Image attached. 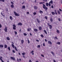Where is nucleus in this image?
Instances as JSON below:
<instances>
[{
	"label": "nucleus",
	"mask_w": 62,
	"mask_h": 62,
	"mask_svg": "<svg viewBox=\"0 0 62 62\" xmlns=\"http://www.w3.org/2000/svg\"><path fill=\"white\" fill-rule=\"evenodd\" d=\"M11 4H13V5L14 4V3H13V2L11 1Z\"/></svg>",
	"instance_id": "nucleus-48"
},
{
	"label": "nucleus",
	"mask_w": 62,
	"mask_h": 62,
	"mask_svg": "<svg viewBox=\"0 0 62 62\" xmlns=\"http://www.w3.org/2000/svg\"><path fill=\"white\" fill-rule=\"evenodd\" d=\"M34 52V51L33 50L32 51H31V54H32V53H33V52Z\"/></svg>",
	"instance_id": "nucleus-39"
},
{
	"label": "nucleus",
	"mask_w": 62,
	"mask_h": 62,
	"mask_svg": "<svg viewBox=\"0 0 62 62\" xmlns=\"http://www.w3.org/2000/svg\"><path fill=\"white\" fill-rule=\"evenodd\" d=\"M24 36H27V34L25 33H24Z\"/></svg>",
	"instance_id": "nucleus-40"
},
{
	"label": "nucleus",
	"mask_w": 62,
	"mask_h": 62,
	"mask_svg": "<svg viewBox=\"0 0 62 62\" xmlns=\"http://www.w3.org/2000/svg\"><path fill=\"white\" fill-rule=\"evenodd\" d=\"M40 47V45H38L37 46V47L39 48Z\"/></svg>",
	"instance_id": "nucleus-37"
},
{
	"label": "nucleus",
	"mask_w": 62,
	"mask_h": 62,
	"mask_svg": "<svg viewBox=\"0 0 62 62\" xmlns=\"http://www.w3.org/2000/svg\"><path fill=\"white\" fill-rule=\"evenodd\" d=\"M0 1H2V2H5L4 0H0Z\"/></svg>",
	"instance_id": "nucleus-36"
},
{
	"label": "nucleus",
	"mask_w": 62,
	"mask_h": 62,
	"mask_svg": "<svg viewBox=\"0 0 62 62\" xmlns=\"http://www.w3.org/2000/svg\"><path fill=\"white\" fill-rule=\"evenodd\" d=\"M45 18L46 19H47V17L46 16H45Z\"/></svg>",
	"instance_id": "nucleus-52"
},
{
	"label": "nucleus",
	"mask_w": 62,
	"mask_h": 62,
	"mask_svg": "<svg viewBox=\"0 0 62 62\" xmlns=\"http://www.w3.org/2000/svg\"><path fill=\"white\" fill-rule=\"evenodd\" d=\"M5 28L4 29V30L6 32H7V31L8 30V27H5Z\"/></svg>",
	"instance_id": "nucleus-4"
},
{
	"label": "nucleus",
	"mask_w": 62,
	"mask_h": 62,
	"mask_svg": "<svg viewBox=\"0 0 62 62\" xmlns=\"http://www.w3.org/2000/svg\"><path fill=\"white\" fill-rule=\"evenodd\" d=\"M41 37H42V38H43V37H44V36H43V35H41Z\"/></svg>",
	"instance_id": "nucleus-44"
},
{
	"label": "nucleus",
	"mask_w": 62,
	"mask_h": 62,
	"mask_svg": "<svg viewBox=\"0 0 62 62\" xmlns=\"http://www.w3.org/2000/svg\"><path fill=\"white\" fill-rule=\"evenodd\" d=\"M39 30H41L42 29V28L41 27H39Z\"/></svg>",
	"instance_id": "nucleus-19"
},
{
	"label": "nucleus",
	"mask_w": 62,
	"mask_h": 62,
	"mask_svg": "<svg viewBox=\"0 0 62 62\" xmlns=\"http://www.w3.org/2000/svg\"><path fill=\"white\" fill-rule=\"evenodd\" d=\"M11 45L13 48H14V47H15V46H14V45L13 44H12Z\"/></svg>",
	"instance_id": "nucleus-11"
},
{
	"label": "nucleus",
	"mask_w": 62,
	"mask_h": 62,
	"mask_svg": "<svg viewBox=\"0 0 62 62\" xmlns=\"http://www.w3.org/2000/svg\"><path fill=\"white\" fill-rule=\"evenodd\" d=\"M41 56L43 57H44V55L42 54H41Z\"/></svg>",
	"instance_id": "nucleus-46"
},
{
	"label": "nucleus",
	"mask_w": 62,
	"mask_h": 62,
	"mask_svg": "<svg viewBox=\"0 0 62 62\" xmlns=\"http://www.w3.org/2000/svg\"><path fill=\"white\" fill-rule=\"evenodd\" d=\"M59 10H60V11H62V10H61V9H59Z\"/></svg>",
	"instance_id": "nucleus-47"
},
{
	"label": "nucleus",
	"mask_w": 62,
	"mask_h": 62,
	"mask_svg": "<svg viewBox=\"0 0 62 62\" xmlns=\"http://www.w3.org/2000/svg\"><path fill=\"white\" fill-rule=\"evenodd\" d=\"M29 62H32V61L31 60H29Z\"/></svg>",
	"instance_id": "nucleus-49"
},
{
	"label": "nucleus",
	"mask_w": 62,
	"mask_h": 62,
	"mask_svg": "<svg viewBox=\"0 0 62 62\" xmlns=\"http://www.w3.org/2000/svg\"><path fill=\"white\" fill-rule=\"evenodd\" d=\"M54 62H55V60H54Z\"/></svg>",
	"instance_id": "nucleus-64"
},
{
	"label": "nucleus",
	"mask_w": 62,
	"mask_h": 62,
	"mask_svg": "<svg viewBox=\"0 0 62 62\" xmlns=\"http://www.w3.org/2000/svg\"><path fill=\"white\" fill-rule=\"evenodd\" d=\"M47 25H50V23H47Z\"/></svg>",
	"instance_id": "nucleus-61"
},
{
	"label": "nucleus",
	"mask_w": 62,
	"mask_h": 62,
	"mask_svg": "<svg viewBox=\"0 0 62 62\" xmlns=\"http://www.w3.org/2000/svg\"><path fill=\"white\" fill-rule=\"evenodd\" d=\"M12 52L13 53H15V50H12Z\"/></svg>",
	"instance_id": "nucleus-43"
},
{
	"label": "nucleus",
	"mask_w": 62,
	"mask_h": 62,
	"mask_svg": "<svg viewBox=\"0 0 62 62\" xmlns=\"http://www.w3.org/2000/svg\"><path fill=\"white\" fill-rule=\"evenodd\" d=\"M46 5L48 7V6H49V4H48V2H46Z\"/></svg>",
	"instance_id": "nucleus-20"
},
{
	"label": "nucleus",
	"mask_w": 62,
	"mask_h": 62,
	"mask_svg": "<svg viewBox=\"0 0 62 62\" xmlns=\"http://www.w3.org/2000/svg\"><path fill=\"white\" fill-rule=\"evenodd\" d=\"M18 25H22V24L21 23H19L18 24Z\"/></svg>",
	"instance_id": "nucleus-7"
},
{
	"label": "nucleus",
	"mask_w": 62,
	"mask_h": 62,
	"mask_svg": "<svg viewBox=\"0 0 62 62\" xmlns=\"http://www.w3.org/2000/svg\"><path fill=\"white\" fill-rule=\"evenodd\" d=\"M13 29H14V30H15V29H16V25H15L14 24L13 25Z\"/></svg>",
	"instance_id": "nucleus-5"
},
{
	"label": "nucleus",
	"mask_w": 62,
	"mask_h": 62,
	"mask_svg": "<svg viewBox=\"0 0 62 62\" xmlns=\"http://www.w3.org/2000/svg\"><path fill=\"white\" fill-rule=\"evenodd\" d=\"M4 47V45H0V48H3Z\"/></svg>",
	"instance_id": "nucleus-8"
},
{
	"label": "nucleus",
	"mask_w": 62,
	"mask_h": 62,
	"mask_svg": "<svg viewBox=\"0 0 62 62\" xmlns=\"http://www.w3.org/2000/svg\"><path fill=\"white\" fill-rule=\"evenodd\" d=\"M2 27V26L1 25V24H0V28H1Z\"/></svg>",
	"instance_id": "nucleus-56"
},
{
	"label": "nucleus",
	"mask_w": 62,
	"mask_h": 62,
	"mask_svg": "<svg viewBox=\"0 0 62 62\" xmlns=\"http://www.w3.org/2000/svg\"><path fill=\"white\" fill-rule=\"evenodd\" d=\"M43 45L44 46H45V43H43Z\"/></svg>",
	"instance_id": "nucleus-45"
},
{
	"label": "nucleus",
	"mask_w": 62,
	"mask_h": 62,
	"mask_svg": "<svg viewBox=\"0 0 62 62\" xmlns=\"http://www.w3.org/2000/svg\"><path fill=\"white\" fill-rule=\"evenodd\" d=\"M34 30L35 32H37L38 31V30L36 29H34Z\"/></svg>",
	"instance_id": "nucleus-13"
},
{
	"label": "nucleus",
	"mask_w": 62,
	"mask_h": 62,
	"mask_svg": "<svg viewBox=\"0 0 62 62\" xmlns=\"http://www.w3.org/2000/svg\"><path fill=\"white\" fill-rule=\"evenodd\" d=\"M58 20L59 21H60V18H58Z\"/></svg>",
	"instance_id": "nucleus-53"
},
{
	"label": "nucleus",
	"mask_w": 62,
	"mask_h": 62,
	"mask_svg": "<svg viewBox=\"0 0 62 62\" xmlns=\"http://www.w3.org/2000/svg\"><path fill=\"white\" fill-rule=\"evenodd\" d=\"M7 39L8 40H9L10 39V38H9L8 37H7Z\"/></svg>",
	"instance_id": "nucleus-9"
},
{
	"label": "nucleus",
	"mask_w": 62,
	"mask_h": 62,
	"mask_svg": "<svg viewBox=\"0 0 62 62\" xmlns=\"http://www.w3.org/2000/svg\"><path fill=\"white\" fill-rule=\"evenodd\" d=\"M0 59L1 61L2 62H4L3 60H2V59L1 58H0Z\"/></svg>",
	"instance_id": "nucleus-34"
},
{
	"label": "nucleus",
	"mask_w": 62,
	"mask_h": 62,
	"mask_svg": "<svg viewBox=\"0 0 62 62\" xmlns=\"http://www.w3.org/2000/svg\"><path fill=\"white\" fill-rule=\"evenodd\" d=\"M1 15H2V16H4V17H5V15H3V14H2V13H1Z\"/></svg>",
	"instance_id": "nucleus-51"
},
{
	"label": "nucleus",
	"mask_w": 62,
	"mask_h": 62,
	"mask_svg": "<svg viewBox=\"0 0 62 62\" xmlns=\"http://www.w3.org/2000/svg\"><path fill=\"white\" fill-rule=\"evenodd\" d=\"M48 42L49 44H52V42L51 41H48Z\"/></svg>",
	"instance_id": "nucleus-12"
},
{
	"label": "nucleus",
	"mask_w": 62,
	"mask_h": 62,
	"mask_svg": "<svg viewBox=\"0 0 62 62\" xmlns=\"http://www.w3.org/2000/svg\"><path fill=\"white\" fill-rule=\"evenodd\" d=\"M55 39H57V37H55Z\"/></svg>",
	"instance_id": "nucleus-63"
},
{
	"label": "nucleus",
	"mask_w": 62,
	"mask_h": 62,
	"mask_svg": "<svg viewBox=\"0 0 62 62\" xmlns=\"http://www.w3.org/2000/svg\"><path fill=\"white\" fill-rule=\"evenodd\" d=\"M21 43L22 44H23V42H24V41H23V40H21Z\"/></svg>",
	"instance_id": "nucleus-17"
},
{
	"label": "nucleus",
	"mask_w": 62,
	"mask_h": 62,
	"mask_svg": "<svg viewBox=\"0 0 62 62\" xmlns=\"http://www.w3.org/2000/svg\"><path fill=\"white\" fill-rule=\"evenodd\" d=\"M56 44H59V45H60V42H59L57 43H56Z\"/></svg>",
	"instance_id": "nucleus-25"
},
{
	"label": "nucleus",
	"mask_w": 62,
	"mask_h": 62,
	"mask_svg": "<svg viewBox=\"0 0 62 62\" xmlns=\"http://www.w3.org/2000/svg\"><path fill=\"white\" fill-rule=\"evenodd\" d=\"M34 8L36 10L37 9V8H38V7L35 6L34 7Z\"/></svg>",
	"instance_id": "nucleus-10"
},
{
	"label": "nucleus",
	"mask_w": 62,
	"mask_h": 62,
	"mask_svg": "<svg viewBox=\"0 0 62 62\" xmlns=\"http://www.w3.org/2000/svg\"><path fill=\"white\" fill-rule=\"evenodd\" d=\"M40 13H43V12L42 11L40 10L39 11Z\"/></svg>",
	"instance_id": "nucleus-42"
},
{
	"label": "nucleus",
	"mask_w": 62,
	"mask_h": 62,
	"mask_svg": "<svg viewBox=\"0 0 62 62\" xmlns=\"http://www.w3.org/2000/svg\"><path fill=\"white\" fill-rule=\"evenodd\" d=\"M27 14H29V13L28 12L27 13Z\"/></svg>",
	"instance_id": "nucleus-59"
},
{
	"label": "nucleus",
	"mask_w": 62,
	"mask_h": 62,
	"mask_svg": "<svg viewBox=\"0 0 62 62\" xmlns=\"http://www.w3.org/2000/svg\"><path fill=\"white\" fill-rule=\"evenodd\" d=\"M44 32H45V33L46 34H47V32L45 30H44Z\"/></svg>",
	"instance_id": "nucleus-24"
},
{
	"label": "nucleus",
	"mask_w": 62,
	"mask_h": 62,
	"mask_svg": "<svg viewBox=\"0 0 62 62\" xmlns=\"http://www.w3.org/2000/svg\"><path fill=\"white\" fill-rule=\"evenodd\" d=\"M54 11H55V13L56 12V10H54Z\"/></svg>",
	"instance_id": "nucleus-60"
},
{
	"label": "nucleus",
	"mask_w": 62,
	"mask_h": 62,
	"mask_svg": "<svg viewBox=\"0 0 62 62\" xmlns=\"http://www.w3.org/2000/svg\"><path fill=\"white\" fill-rule=\"evenodd\" d=\"M61 3H62V0H61Z\"/></svg>",
	"instance_id": "nucleus-62"
},
{
	"label": "nucleus",
	"mask_w": 62,
	"mask_h": 62,
	"mask_svg": "<svg viewBox=\"0 0 62 62\" xmlns=\"http://www.w3.org/2000/svg\"><path fill=\"white\" fill-rule=\"evenodd\" d=\"M14 12L15 16H20V14H17V13L14 11Z\"/></svg>",
	"instance_id": "nucleus-1"
},
{
	"label": "nucleus",
	"mask_w": 62,
	"mask_h": 62,
	"mask_svg": "<svg viewBox=\"0 0 62 62\" xmlns=\"http://www.w3.org/2000/svg\"><path fill=\"white\" fill-rule=\"evenodd\" d=\"M7 47H8V46H7L6 45H4V47L5 48H7Z\"/></svg>",
	"instance_id": "nucleus-15"
},
{
	"label": "nucleus",
	"mask_w": 62,
	"mask_h": 62,
	"mask_svg": "<svg viewBox=\"0 0 62 62\" xmlns=\"http://www.w3.org/2000/svg\"><path fill=\"white\" fill-rule=\"evenodd\" d=\"M43 8H44V9H48V8L47 7H46L45 5L44 4H43Z\"/></svg>",
	"instance_id": "nucleus-2"
},
{
	"label": "nucleus",
	"mask_w": 62,
	"mask_h": 62,
	"mask_svg": "<svg viewBox=\"0 0 62 62\" xmlns=\"http://www.w3.org/2000/svg\"><path fill=\"white\" fill-rule=\"evenodd\" d=\"M49 26L50 29H51V28H52V26L51 25H49Z\"/></svg>",
	"instance_id": "nucleus-21"
},
{
	"label": "nucleus",
	"mask_w": 62,
	"mask_h": 62,
	"mask_svg": "<svg viewBox=\"0 0 62 62\" xmlns=\"http://www.w3.org/2000/svg\"><path fill=\"white\" fill-rule=\"evenodd\" d=\"M22 8H24V9L25 8V6H22Z\"/></svg>",
	"instance_id": "nucleus-31"
},
{
	"label": "nucleus",
	"mask_w": 62,
	"mask_h": 62,
	"mask_svg": "<svg viewBox=\"0 0 62 62\" xmlns=\"http://www.w3.org/2000/svg\"><path fill=\"white\" fill-rule=\"evenodd\" d=\"M37 20L38 22V23H40V21H39V20L38 19H37Z\"/></svg>",
	"instance_id": "nucleus-23"
},
{
	"label": "nucleus",
	"mask_w": 62,
	"mask_h": 62,
	"mask_svg": "<svg viewBox=\"0 0 62 62\" xmlns=\"http://www.w3.org/2000/svg\"><path fill=\"white\" fill-rule=\"evenodd\" d=\"M57 32L58 34H59V31L58 30H57Z\"/></svg>",
	"instance_id": "nucleus-29"
},
{
	"label": "nucleus",
	"mask_w": 62,
	"mask_h": 62,
	"mask_svg": "<svg viewBox=\"0 0 62 62\" xmlns=\"http://www.w3.org/2000/svg\"><path fill=\"white\" fill-rule=\"evenodd\" d=\"M10 18L11 20H13V18H12V16H10Z\"/></svg>",
	"instance_id": "nucleus-16"
},
{
	"label": "nucleus",
	"mask_w": 62,
	"mask_h": 62,
	"mask_svg": "<svg viewBox=\"0 0 62 62\" xmlns=\"http://www.w3.org/2000/svg\"><path fill=\"white\" fill-rule=\"evenodd\" d=\"M51 13L53 15H54V14H55V13L54 12H52Z\"/></svg>",
	"instance_id": "nucleus-26"
},
{
	"label": "nucleus",
	"mask_w": 62,
	"mask_h": 62,
	"mask_svg": "<svg viewBox=\"0 0 62 62\" xmlns=\"http://www.w3.org/2000/svg\"><path fill=\"white\" fill-rule=\"evenodd\" d=\"M33 14L34 15H36L37 13H36V12H34L33 13Z\"/></svg>",
	"instance_id": "nucleus-35"
},
{
	"label": "nucleus",
	"mask_w": 62,
	"mask_h": 62,
	"mask_svg": "<svg viewBox=\"0 0 62 62\" xmlns=\"http://www.w3.org/2000/svg\"><path fill=\"white\" fill-rule=\"evenodd\" d=\"M57 12L58 14H60V11H59V10H58L57 11Z\"/></svg>",
	"instance_id": "nucleus-14"
},
{
	"label": "nucleus",
	"mask_w": 62,
	"mask_h": 62,
	"mask_svg": "<svg viewBox=\"0 0 62 62\" xmlns=\"http://www.w3.org/2000/svg\"><path fill=\"white\" fill-rule=\"evenodd\" d=\"M15 50H16V51H18V50H17V49L16 46L15 47Z\"/></svg>",
	"instance_id": "nucleus-22"
},
{
	"label": "nucleus",
	"mask_w": 62,
	"mask_h": 62,
	"mask_svg": "<svg viewBox=\"0 0 62 62\" xmlns=\"http://www.w3.org/2000/svg\"><path fill=\"white\" fill-rule=\"evenodd\" d=\"M30 30H31V29H27V31H29Z\"/></svg>",
	"instance_id": "nucleus-30"
},
{
	"label": "nucleus",
	"mask_w": 62,
	"mask_h": 62,
	"mask_svg": "<svg viewBox=\"0 0 62 62\" xmlns=\"http://www.w3.org/2000/svg\"><path fill=\"white\" fill-rule=\"evenodd\" d=\"M8 49L9 50V51H10V47L9 46V47L8 48Z\"/></svg>",
	"instance_id": "nucleus-27"
},
{
	"label": "nucleus",
	"mask_w": 62,
	"mask_h": 62,
	"mask_svg": "<svg viewBox=\"0 0 62 62\" xmlns=\"http://www.w3.org/2000/svg\"><path fill=\"white\" fill-rule=\"evenodd\" d=\"M39 3L40 4H42V2H40Z\"/></svg>",
	"instance_id": "nucleus-58"
},
{
	"label": "nucleus",
	"mask_w": 62,
	"mask_h": 62,
	"mask_svg": "<svg viewBox=\"0 0 62 62\" xmlns=\"http://www.w3.org/2000/svg\"><path fill=\"white\" fill-rule=\"evenodd\" d=\"M36 41H37V42H39V40L38 39H36Z\"/></svg>",
	"instance_id": "nucleus-50"
},
{
	"label": "nucleus",
	"mask_w": 62,
	"mask_h": 62,
	"mask_svg": "<svg viewBox=\"0 0 62 62\" xmlns=\"http://www.w3.org/2000/svg\"><path fill=\"white\" fill-rule=\"evenodd\" d=\"M25 53H23L22 54V55H23L25 54Z\"/></svg>",
	"instance_id": "nucleus-28"
},
{
	"label": "nucleus",
	"mask_w": 62,
	"mask_h": 62,
	"mask_svg": "<svg viewBox=\"0 0 62 62\" xmlns=\"http://www.w3.org/2000/svg\"><path fill=\"white\" fill-rule=\"evenodd\" d=\"M47 0H43V2H47Z\"/></svg>",
	"instance_id": "nucleus-33"
},
{
	"label": "nucleus",
	"mask_w": 62,
	"mask_h": 62,
	"mask_svg": "<svg viewBox=\"0 0 62 62\" xmlns=\"http://www.w3.org/2000/svg\"><path fill=\"white\" fill-rule=\"evenodd\" d=\"M14 32L15 33V35H17V32L16 31H15Z\"/></svg>",
	"instance_id": "nucleus-32"
},
{
	"label": "nucleus",
	"mask_w": 62,
	"mask_h": 62,
	"mask_svg": "<svg viewBox=\"0 0 62 62\" xmlns=\"http://www.w3.org/2000/svg\"><path fill=\"white\" fill-rule=\"evenodd\" d=\"M53 3V2L52 0H51V1L49 2V6H51V4H52Z\"/></svg>",
	"instance_id": "nucleus-3"
},
{
	"label": "nucleus",
	"mask_w": 62,
	"mask_h": 62,
	"mask_svg": "<svg viewBox=\"0 0 62 62\" xmlns=\"http://www.w3.org/2000/svg\"><path fill=\"white\" fill-rule=\"evenodd\" d=\"M27 41H28V43H30V41H29V40L28 39Z\"/></svg>",
	"instance_id": "nucleus-41"
},
{
	"label": "nucleus",
	"mask_w": 62,
	"mask_h": 62,
	"mask_svg": "<svg viewBox=\"0 0 62 62\" xmlns=\"http://www.w3.org/2000/svg\"><path fill=\"white\" fill-rule=\"evenodd\" d=\"M11 7L12 8H14V5H12L11 6Z\"/></svg>",
	"instance_id": "nucleus-18"
},
{
	"label": "nucleus",
	"mask_w": 62,
	"mask_h": 62,
	"mask_svg": "<svg viewBox=\"0 0 62 62\" xmlns=\"http://www.w3.org/2000/svg\"><path fill=\"white\" fill-rule=\"evenodd\" d=\"M50 20L51 22H52L53 21V19H52V18L50 19Z\"/></svg>",
	"instance_id": "nucleus-38"
},
{
	"label": "nucleus",
	"mask_w": 62,
	"mask_h": 62,
	"mask_svg": "<svg viewBox=\"0 0 62 62\" xmlns=\"http://www.w3.org/2000/svg\"><path fill=\"white\" fill-rule=\"evenodd\" d=\"M51 8H54V6H53V5L52 6H51Z\"/></svg>",
	"instance_id": "nucleus-57"
},
{
	"label": "nucleus",
	"mask_w": 62,
	"mask_h": 62,
	"mask_svg": "<svg viewBox=\"0 0 62 62\" xmlns=\"http://www.w3.org/2000/svg\"><path fill=\"white\" fill-rule=\"evenodd\" d=\"M51 53H52V54H54V52H51Z\"/></svg>",
	"instance_id": "nucleus-55"
},
{
	"label": "nucleus",
	"mask_w": 62,
	"mask_h": 62,
	"mask_svg": "<svg viewBox=\"0 0 62 62\" xmlns=\"http://www.w3.org/2000/svg\"><path fill=\"white\" fill-rule=\"evenodd\" d=\"M45 41H46V42H47V40L46 39H45Z\"/></svg>",
	"instance_id": "nucleus-54"
},
{
	"label": "nucleus",
	"mask_w": 62,
	"mask_h": 62,
	"mask_svg": "<svg viewBox=\"0 0 62 62\" xmlns=\"http://www.w3.org/2000/svg\"><path fill=\"white\" fill-rule=\"evenodd\" d=\"M11 58L12 60H15V58H14V57H11Z\"/></svg>",
	"instance_id": "nucleus-6"
}]
</instances>
